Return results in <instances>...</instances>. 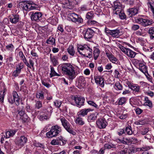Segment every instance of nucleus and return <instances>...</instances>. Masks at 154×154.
I'll return each mask as SVG.
<instances>
[{"mask_svg": "<svg viewBox=\"0 0 154 154\" xmlns=\"http://www.w3.org/2000/svg\"><path fill=\"white\" fill-rule=\"evenodd\" d=\"M63 73L66 75V78L72 82L75 77V68L69 63H64L59 65Z\"/></svg>", "mask_w": 154, "mask_h": 154, "instance_id": "f257e3e1", "label": "nucleus"}, {"mask_svg": "<svg viewBox=\"0 0 154 154\" xmlns=\"http://www.w3.org/2000/svg\"><path fill=\"white\" fill-rule=\"evenodd\" d=\"M42 106V103L41 101H37L35 102V108L37 109H39Z\"/></svg>", "mask_w": 154, "mask_h": 154, "instance_id": "f704fd0d", "label": "nucleus"}, {"mask_svg": "<svg viewBox=\"0 0 154 154\" xmlns=\"http://www.w3.org/2000/svg\"><path fill=\"white\" fill-rule=\"evenodd\" d=\"M120 32V30L118 29L112 30L111 35L114 37H117Z\"/></svg>", "mask_w": 154, "mask_h": 154, "instance_id": "393cba45", "label": "nucleus"}, {"mask_svg": "<svg viewBox=\"0 0 154 154\" xmlns=\"http://www.w3.org/2000/svg\"><path fill=\"white\" fill-rule=\"evenodd\" d=\"M77 17H76V20L75 21H73V22H77L79 23H82L83 22V19L80 16H79L78 15H77Z\"/></svg>", "mask_w": 154, "mask_h": 154, "instance_id": "49530a36", "label": "nucleus"}, {"mask_svg": "<svg viewBox=\"0 0 154 154\" xmlns=\"http://www.w3.org/2000/svg\"><path fill=\"white\" fill-rule=\"evenodd\" d=\"M94 32L92 29H88L85 32L84 37L85 39L88 40L92 38L94 35Z\"/></svg>", "mask_w": 154, "mask_h": 154, "instance_id": "6e6552de", "label": "nucleus"}, {"mask_svg": "<svg viewBox=\"0 0 154 154\" xmlns=\"http://www.w3.org/2000/svg\"><path fill=\"white\" fill-rule=\"evenodd\" d=\"M94 17V14L93 12L92 11L88 12L86 16V18L89 20H90V19H93Z\"/></svg>", "mask_w": 154, "mask_h": 154, "instance_id": "ea45409f", "label": "nucleus"}, {"mask_svg": "<svg viewBox=\"0 0 154 154\" xmlns=\"http://www.w3.org/2000/svg\"><path fill=\"white\" fill-rule=\"evenodd\" d=\"M86 82L85 78L82 76H80L78 78L77 82L76 83L77 84V87L81 89L85 85Z\"/></svg>", "mask_w": 154, "mask_h": 154, "instance_id": "1a4fd4ad", "label": "nucleus"}, {"mask_svg": "<svg viewBox=\"0 0 154 154\" xmlns=\"http://www.w3.org/2000/svg\"><path fill=\"white\" fill-rule=\"evenodd\" d=\"M77 49L80 54L89 58L91 57L92 50L87 45H79Z\"/></svg>", "mask_w": 154, "mask_h": 154, "instance_id": "f03ea898", "label": "nucleus"}, {"mask_svg": "<svg viewBox=\"0 0 154 154\" xmlns=\"http://www.w3.org/2000/svg\"><path fill=\"white\" fill-rule=\"evenodd\" d=\"M94 79L95 82L97 84H99L102 87H104V79L102 77L100 76H95Z\"/></svg>", "mask_w": 154, "mask_h": 154, "instance_id": "ddd939ff", "label": "nucleus"}, {"mask_svg": "<svg viewBox=\"0 0 154 154\" xmlns=\"http://www.w3.org/2000/svg\"><path fill=\"white\" fill-rule=\"evenodd\" d=\"M46 42L48 44L55 45V40L52 37H50L46 41Z\"/></svg>", "mask_w": 154, "mask_h": 154, "instance_id": "2f4dec72", "label": "nucleus"}, {"mask_svg": "<svg viewBox=\"0 0 154 154\" xmlns=\"http://www.w3.org/2000/svg\"><path fill=\"white\" fill-rule=\"evenodd\" d=\"M20 118L23 122H25L28 119L29 117L26 114H25L22 117H20Z\"/></svg>", "mask_w": 154, "mask_h": 154, "instance_id": "864d4df0", "label": "nucleus"}, {"mask_svg": "<svg viewBox=\"0 0 154 154\" xmlns=\"http://www.w3.org/2000/svg\"><path fill=\"white\" fill-rule=\"evenodd\" d=\"M8 100L9 102L12 104L15 103L17 106L19 105L20 99L16 91H13L12 96L9 97L8 99Z\"/></svg>", "mask_w": 154, "mask_h": 154, "instance_id": "20e7f679", "label": "nucleus"}, {"mask_svg": "<svg viewBox=\"0 0 154 154\" xmlns=\"http://www.w3.org/2000/svg\"><path fill=\"white\" fill-rule=\"evenodd\" d=\"M64 128L69 133L75 135L76 134V133L75 132L71 126H63Z\"/></svg>", "mask_w": 154, "mask_h": 154, "instance_id": "b1692460", "label": "nucleus"}, {"mask_svg": "<svg viewBox=\"0 0 154 154\" xmlns=\"http://www.w3.org/2000/svg\"><path fill=\"white\" fill-rule=\"evenodd\" d=\"M51 107H49V108H48L47 109L48 110H50V111H49L48 112L47 116L45 115L44 116L40 115L39 116V118L40 120L42 121L44 120H46L50 118V116H51Z\"/></svg>", "mask_w": 154, "mask_h": 154, "instance_id": "f3484780", "label": "nucleus"}, {"mask_svg": "<svg viewBox=\"0 0 154 154\" xmlns=\"http://www.w3.org/2000/svg\"><path fill=\"white\" fill-rule=\"evenodd\" d=\"M139 69L143 73H145L147 72V68L145 65Z\"/></svg>", "mask_w": 154, "mask_h": 154, "instance_id": "13d9d810", "label": "nucleus"}, {"mask_svg": "<svg viewBox=\"0 0 154 154\" xmlns=\"http://www.w3.org/2000/svg\"><path fill=\"white\" fill-rule=\"evenodd\" d=\"M125 131H126L128 135L132 134V131L131 126H129V127H126Z\"/></svg>", "mask_w": 154, "mask_h": 154, "instance_id": "c03bdc74", "label": "nucleus"}, {"mask_svg": "<svg viewBox=\"0 0 154 154\" xmlns=\"http://www.w3.org/2000/svg\"><path fill=\"white\" fill-rule=\"evenodd\" d=\"M100 53V51L98 48H96L93 52L94 58L95 60H96L98 57Z\"/></svg>", "mask_w": 154, "mask_h": 154, "instance_id": "7c9ffc66", "label": "nucleus"}, {"mask_svg": "<svg viewBox=\"0 0 154 154\" xmlns=\"http://www.w3.org/2000/svg\"><path fill=\"white\" fill-rule=\"evenodd\" d=\"M34 146L36 147H39L42 149L45 148L44 146L42 143H40L38 142H35L34 143Z\"/></svg>", "mask_w": 154, "mask_h": 154, "instance_id": "79ce46f5", "label": "nucleus"}, {"mask_svg": "<svg viewBox=\"0 0 154 154\" xmlns=\"http://www.w3.org/2000/svg\"><path fill=\"white\" fill-rule=\"evenodd\" d=\"M115 87V89L118 90H122L123 89V87L122 85L119 82H116L114 85Z\"/></svg>", "mask_w": 154, "mask_h": 154, "instance_id": "58836bf2", "label": "nucleus"}, {"mask_svg": "<svg viewBox=\"0 0 154 154\" xmlns=\"http://www.w3.org/2000/svg\"><path fill=\"white\" fill-rule=\"evenodd\" d=\"M28 1H26L20 2L19 3V6L20 8H21L23 11H29V8L31 7V5L27 3Z\"/></svg>", "mask_w": 154, "mask_h": 154, "instance_id": "0eeeda50", "label": "nucleus"}, {"mask_svg": "<svg viewBox=\"0 0 154 154\" xmlns=\"http://www.w3.org/2000/svg\"><path fill=\"white\" fill-rule=\"evenodd\" d=\"M59 140L60 141V143L59 144L61 145H63L66 143V140L63 139L61 137L59 138Z\"/></svg>", "mask_w": 154, "mask_h": 154, "instance_id": "e2e57ef3", "label": "nucleus"}, {"mask_svg": "<svg viewBox=\"0 0 154 154\" xmlns=\"http://www.w3.org/2000/svg\"><path fill=\"white\" fill-rule=\"evenodd\" d=\"M90 109H81L77 113V115L79 117H84L87 115L88 112L92 111Z\"/></svg>", "mask_w": 154, "mask_h": 154, "instance_id": "f8f14e48", "label": "nucleus"}, {"mask_svg": "<svg viewBox=\"0 0 154 154\" xmlns=\"http://www.w3.org/2000/svg\"><path fill=\"white\" fill-rule=\"evenodd\" d=\"M87 22L88 24L90 25H94L96 24L97 23V22L96 21L91 20H88Z\"/></svg>", "mask_w": 154, "mask_h": 154, "instance_id": "5fc2aeb1", "label": "nucleus"}, {"mask_svg": "<svg viewBox=\"0 0 154 154\" xmlns=\"http://www.w3.org/2000/svg\"><path fill=\"white\" fill-rule=\"evenodd\" d=\"M60 31L61 33H63L64 32V29L63 28V26L62 25H59L57 28V31Z\"/></svg>", "mask_w": 154, "mask_h": 154, "instance_id": "603ef678", "label": "nucleus"}, {"mask_svg": "<svg viewBox=\"0 0 154 154\" xmlns=\"http://www.w3.org/2000/svg\"><path fill=\"white\" fill-rule=\"evenodd\" d=\"M120 12L119 14H118L120 18L122 20H124L126 18V16L125 13L122 11V10L120 11Z\"/></svg>", "mask_w": 154, "mask_h": 154, "instance_id": "72a5a7b5", "label": "nucleus"}, {"mask_svg": "<svg viewBox=\"0 0 154 154\" xmlns=\"http://www.w3.org/2000/svg\"><path fill=\"white\" fill-rule=\"evenodd\" d=\"M97 119L96 114L92 113L88 116V120L89 122L94 121Z\"/></svg>", "mask_w": 154, "mask_h": 154, "instance_id": "bb28decb", "label": "nucleus"}, {"mask_svg": "<svg viewBox=\"0 0 154 154\" xmlns=\"http://www.w3.org/2000/svg\"><path fill=\"white\" fill-rule=\"evenodd\" d=\"M20 57L25 64L28 67L31 68L25 56L24 55L23 52L22 51H19L18 53Z\"/></svg>", "mask_w": 154, "mask_h": 154, "instance_id": "4468645a", "label": "nucleus"}, {"mask_svg": "<svg viewBox=\"0 0 154 154\" xmlns=\"http://www.w3.org/2000/svg\"><path fill=\"white\" fill-rule=\"evenodd\" d=\"M127 51V52L126 54L128 57L131 58H133L135 56L136 54V53L135 52L132 51L129 48L128 49Z\"/></svg>", "mask_w": 154, "mask_h": 154, "instance_id": "a878e982", "label": "nucleus"}, {"mask_svg": "<svg viewBox=\"0 0 154 154\" xmlns=\"http://www.w3.org/2000/svg\"><path fill=\"white\" fill-rule=\"evenodd\" d=\"M74 100L77 105L81 106L84 105L85 98L81 96L77 97H75Z\"/></svg>", "mask_w": 154, "mask_h": 154, "instance_id": "9b49d317", "label": "nucleus"}, {"mask_svg": "<svg viewBox=\"0 0 154 154\" xmlns=\"http://www.w3.org/2000/svg\"><path fill=\"white\" fill-rule=\"evenodd\" d=\"M50 59L52 62L53 65L56 66L58 64V62L56 57L53 56L52 54H50Z\"/></svg>", "mask_w": 154, "mask_h": 154, "instance_id": "aec40b11", "label": "nucleus"}, {"mask_svg": "<svg viewBox=\"0 0 154 154\" xmlns=\"http://www.w3.org/2000/svg\"><path fill=\"white\" fill-rule=\"evenodd\" d=\"M148 33L150 39L154 40V27H152L150 28L149 29Z\"/></svg>", "mask_w": 154, "mask_h": 154, "instance_id": "4be33fe9", "label": "nucleus"}, {"mask_svg": "<svg viewBox=\"0 0 154 154\" xmlns=\"http://www.w3.org/2000/svg\"><path fill=\"white\" fill-rule=\"evenodd\" d=\"M67 52L71 56H74L75 51L74 50L73 47L72 45L69 46V47L67 48Z\"/></svg>", "mask_w": 154, "mask_h": 154, "instance_id": "cd10ccee", "label": "nucleus"}, {"mask_svg": "<svg viewBox=\"0 0 154 154\" xmlns=\"http://www.w3.org/2000/svg\"><path fill=\"white\" fill-rule=\"evenodd\" d=\"M140 86H139L136 85L133 90L134 91L136 92H137V93H140Z\"/></svg>", "mask_w": 154, "mask_h": 154, "instance_id": "052dcab7", "label": "nucleus"}, {"mask_svg": "<svg viewBox=\"0 0 154 154\" xmlns=\"http://www.w3.org/2000/svg\"><path fill=\"white\" fill-rule=\"evenodd\" d=\"M51 73L50 74V76L51 78L55 76H59L60 75L56 72L53 67L51 66Z\"/></svg>", "mask_w": 154, "mask_h": 154, "instance_id": "c85d7f7f", "label": "nucleus"}, {"mask_svg": "<svg viewBox=\"0 0 154 154\" xmlns=\"http://www.w3.org/2000/svg\"><path fill=\"white\" fill-rule=\"evenodd\" d=\"M75 122L76 124L80 125H83L85 124V122L79 116L75 119Z\"/></svg>", "mask_w": 154, "mask_h": 154, "instance_id": "c756f323", "label": "nucleus"}, {"mask_svg": "<svg viewBox=\"0 0 154 154\" xmlns=\"http://www.w3.org/2000/svg\"><path fill=\"white\" fill-rule=\"evenodd\" d=\"M17 110L18 112V114H19L20 117H22L25 113V109L22 106H18L17 108Z\"/></svg>", "mask_w": 154, "mask_h": 154, "instance_id": "412c9836", "label": "nucleus"}, {"mask_svg": "<svg viewBox=\"0 0 154 154\" xmlns=\"http://www.w3.org/2000/svg\"><path fill=\"white\" fill-rule=\"evenodd\" d=\"M10 21L12 23H16L19 21V16L18 15H13L10 18Z\"/></svg>", "mask_w": 154, "mask_h": 154, "instance_id": "6ab92c4d", "label": "nucleus"}, {"mask_svg": "<svg viewBox=\"0 0 154 154\" xmlns=\"http://www.w3.org/2000/svg\"><path fill=\"white\" fill-rule=\"evenodd\" d=\"M31 14L30 17L32 21L34 22H38L40 21L42 17V13L40 12H31Z\"/></svg>", "mask_w": 154, "mask_h": 154, "instance_id": "423d86ee", "label": "nucleus"}, {"mask_svg": "<svg viewBox=\"0 0 154 154\" xmlns=\"http://www.w3.org/2000/svg\"><path fill=\"white\" fill-rule=\"evenodd\" d=\"M134 124L137 125H143L145 124V121L144 120H139L135 122Z\"/></svg>", "mask_w": 154, "mask_h": 154, "instance_id": "6e6d98bb", "label": "nucleus"}, {"mask_svg": "<svg viewBox=\"0 0 154 154\" xmlns=\"http://www.w3.org/2000/svg\"><path fill=\"white\" fill-rule=\"evenodd\" d=\"M97 125H107V123L104 118L100 119L97 121Z\"/></svg>", "mask_w": 154, "mask_h": 154, "instance_id": "5701e85b", "label": "nucleus"}, {"mask_svg": "<svg viewBox=\"0 0 154 154\" xmlns=\"http://www.w3.org/2000/svg\"><path fill=\"white\" fill-rule=\"evenodd\" d=\"M135 20L137 23L140 24L142 26H144L150 25L153 23L152 20H149L141 18H137Z\"/></svg>", "mask_w": 154, "mask_h": 154, "instance_id": "39448f33", "label": "nucleus"}, {"mask_svg": "<svg viewBox=\"0 0 154 154\" xmlns=\"http://www.w3.org/2000/svg\"><path fill=\"white\" fill-rule=\"evenodd\" d=\"M147 5L150 8L151 11H152L153 16L154 15V3H151L150 2H148Z\"/></svg>", "mask_w": 154, "mask_h": 154, "instance_id": "a18cd8bd", "label": "nucleus"}, {"mask_svg": "<svg viewBox=\"0 0 154 154\" xmlns=\"http://www.w3.org/2000/svg\"><path fill=\"white\" fill-rule=\"evenodd\" d=\"M24 65L23 64L21 63L18 64L16 66V70L18 72L20 73L21 69L23 67Z\"/></svg>", "mask_w": 154, "mask_h": 154, "instance_id": "e433bc0d", "label": "nucleus"}, {"mask_svg": "<svg viewBox=\"0 0 154 154\" xmlns=\"http://www.w3.org/2000/svg\"><path fill=\"white\" fill-rule=\"evenodd\" d=\"M109 60L113 63L116 64L117 63L118 60L113 55Z\"/></svg>", "mask_w": 154, "mask_h": 154, "instance_id": "de8ad7c7", "label": "nucleus"}, {"mask_svg": "<svg viewBox=\"0 0 154 154\" xmlns=\"http://www.w3.org/2000/svg\"><path fill=\"white\" fill-rule=\"evenodd\" d=\"M11 131H9L6 132L5 133V138H9L10 137H11Z\"/></svg>", "mask_w": 154, "mask_h": 154, "instance_id": "69168bd1", "label": "nucleus"}, {"mask_svg": "<svg viewBox=\"0 0 154 154\" xmlns=\"http://www.w3.org/2000/svg\"><path fill=\"white\" fill-rule=\"evenodd\" d=\"M77 14H75L74 13H71L68 14L70 19L72 21H75L76 20V17H77Z\"/></svg>", "mask_w": 154, "mask_h": 154, "instance_id": "c9c22d12", "label": "nucleus"}, {"mask_svg": "<svg viewBox=\"0 0 154 154\" xmlns=\"http://www.w3.org/2000/svg\"><path fill=\"white\" fill-rule=\"evenodd\" d=\"M61 131L60 127L58 126H53L51 130L46 133L48 137H52L56 136Z\"/></svg>", "mask_w": 154, "mask_h": 154, "instance_id": "7ed1b4c3", "label": "nucleus"}, {"mask_svg": "<svg viewBox=\"0 0 154 154\" xmlns=\"http://www.w3.org/2000/svg\"><path fill=\"white\" fill-rule=\"evenodd\" d=\"M120 48L121 50L125 54H126L127 52V50L128 48H126L122 46H121L120 47Z\"/></svg>", "mask_w": 154, "mask_h": 154, "instance_id": "338daca9", "label": "nucleus"}, {"mask_svg": "<svg viewBox=\"0 0 154 154\" xmlns=\"http://www.w3.org/2000/svg\"><path fill=\"white\" fill-rule=\"evenodd\" d=\"M118 100V105H122L125 103L126 101V99L125 97H123L119 98Z\"/></svg>", "mask_w": 154, "mask_h": 154, "instance_id": "473e14b6", "label": "nucleus"}, {"mask_svg": "<svg viewBox=\"0 0 154 154\" xmlns=\"http://www.w3.org/2000/svg\"><path fill=\"white\" fill-rule=\"evenodd\" d=\"M114 6L113 7V9L115 11V14H119L120 11L122 10L121 4L118 1H116L114 2Z\"/></svg>", "mask_w": 154, "mask_h": 154, "instance_id": "9d476101", "label": "nucleus"}, {"mask_svg": "<svg viewBox=\"0 0 154 154\" xmlns=\"http://www.w3.org/2000/svg\"><path fill=\"white\" fill-rule=\"evenodd\" d=\"M87 103L90 105H91L96 108H97L98 106L97 105L94 101H87Z\"/></svg>", "mask_w": 154, "mask_h": 154, "instance_id": "3c124183", "label": "nucleus"}, {"mask_svg": "<svg viewBox=\"0 0 154 154\" xmlns=\"http://www.w3.org/2000/svg\"><path fill=\"white\" fill-rule=\"evenodd\" d=\"M42 83L43 85L47 88H49L51 87V85L49 83L46 82L44 80L42 81Z\"/></svg>", "mask_w": 154, "mask_h": 154, "instance_id": "680f3d73", "label": "nucleus"}, {"mask_svg": "<svg viewBox=\"0 0 154 154\" xmlns=\"http://www.w3.org/2000/svg\"><path fill=\"white\" fill-rule=\"evenodd\" d=\"M31 54L33 57H38L37 53L35 52V49H33L32 50L31 52Z\"/></svg>", "mask_w": 154, "mask_h": 154, "instance_id": "774afa93", "label": "nucleus"}, {"mask_svg": "<svg viewBox=\"0 0 154 154\" xmlns=\"http://www.w3.org/2000/svg\"><path fill=\"white\" fill-rule=\"evenodd\" d=\"M127 84L128 85V87L132 90H133L134 88H135L136 85L134 84L131 83L128 81L127 82Z\"/></svg>", "mask_w": 154, "mask_h": 154, "instance_id": "8fccbe9b", "label": "nucleus"}, {"mask_svg": "<svg viewBox=\"0 0 154 154\" xmlns=\"http://www.w3.org/2000/svg\"><path fill=\"white\" fill-rule=\"evenodd\" d=\"M27 141V138L24 136H21L20 139L18 140L17 144L19 146L21 147L26 143Z\"/></svg>", "mask_w": 154, "mask_h": 154, "instance_id": "a211bd4d", "label": "nucleus"}, {"mask_svg": "<svg viewBox=\"0 0 154 154\" xmlns=\"http://www.w3.org/2000/svg\"><path fill=\"white\" fill-rule=\"evenodd\" d=\"M60 143V141L59 140V139L57 140H52L51 142V144L55 145H59Z\"/></svg>", "mask_w": 154, "mask_h": 154, "instance_id": "09e8293b", "label": "nucleus"}, {"mask_svg": "<svg viewBox=\"0 0 154 154\" xmlns=\"http://www.w3.org/2000/svg\"><path fill=\"white\" fill-rule=\"evenodd\" d=\"M5 95V91H0V103H2L4 101V97Z\"/></svg>", "mask_w": 154, "mask_h": 154, "instance_id": "a19ab883", "label": "nucleus"}, {"mask_svg": "<svg viewBox=\"0 0 154 154\" xmlns=\"http://www.w3.org/2000/svg\"><path fill=\"white\" fill-rule=\"evenodd\" d=\"M60 120L62 122V125H67L69 123L67 120L64 117H61Z\"/></svg>", "mask_w": 154, "mask_h": 154, "instance_id": "37998d69", "label": "nucleus"}, {"mask_svg": "<svg viewBox=\"0 0 154 154\" xmlns=\"http://www.w3.org/2000/svg\"><path fill=\"white\" fill-rule=\"evenodd\" d=\"M149 130L147 128H145L142 129L141 131V133L143 135L146 134L148 131Z\"/></svg>", "mask_w": 154, "mask_h": 154, "instance_id": "0e129e2a", "label": "nucleus"}, {"mask_svg": "<svg viewBox=\"0 0 154 154\" xmlns=\"http://www.w3.org/2000/svg\"><path fill=\"white\" fill-rule=\"evenodd\" d=\"M112 32V30H109L106 27L105 28V32L106 33V34L107 35H111Z\"/></svg>", "mask_w": 154, "mask_h": 154, "instance_id": "bf43d9fd", "label": "nucleus"}, {"mask_svg": "<svg viewBox=\"0 0 154 154\" xmlns=\"http://www.w3.org/2000/svg\"><path fill=\"white\" fill-rule=\"evenodd\" d=\"M71 2L69 1V0H63L62 2V7L64 8L72 9V6L71 5Z\"/></svg>", "mask_w": 154, "mask_h": 154, "instance_id": "dca6fc26", "label": "nucleus"}, {"mask_svg": "<svg viewBox=\"0 0 154 154\" xmlns=\"http://www.w3.org/2000/svg\"><path fill=\"white\" fill-rule=\"evenodd\" d=\"M140 28L139 25L137 24H134L131 26V29L134 31H136Z\"/></svg>", "mask_w": 154, "mask_h": 154, "instance_id": "4d7b16f0", "label": "nucleus"}, {"mask_svg": "<svg viewBox=\"0 0 154 154\" xmlns=\"http://www.w3.org/2000/svg\"><path fill=\"white\" fill-rule=\"evenodd\" d=\"M36 97L41 100H43L44 99V93L43 91L39 92L37 94Z\"/></svg>", "mask_w": 154, "mask_h": 154, "instance_id": "4c0bfd02", "label": "nucleus"}, {"mask_svg": "<svg viewBox=\"0 0 154 154\" xmlns=\"http://www.w3.org/2000/svg\"><path fill=\"white\" fill-rule=\"evenodd\" d=\"M127 11L129 17H131L138 13V9L137 8H132L128 9Z\"/></svg>", "mask_w": 154, "mask_h": 154, "instance_id": "2eb2a0df", "label": "nucleus"}]
</instances>
